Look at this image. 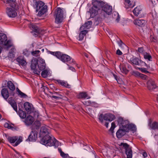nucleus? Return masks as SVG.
I'll list each match as a JSON object with an SVG mask.
<instances>
[{
  "label": "nucleus",
  "mask_w": 158,
  "mask_h": 158,
  "mask_svg": "<svg viewBox=\"0 0 158 158\" xmlns=\"http://www.w3.org/2000/svg\"><path fill=\"white\" fill-rule=\"evenodd\" d=\"M92 5L93 6L89 11L91 18H94L98 15L100 18H104L106 15H110L112 13V6L102 2L95 0L93 1Z\"/></svg>",
  "instance_id": "obj_1"
},
{
  "label": "nucleus",
  "mask_w": 158,
  "mask_h": 158,
  "mask_svg": "<svg viewBox=\"0 0 158 158\" xmlns=\"http://www.w3.org/2000/svg\"><path fill=\"white\" fill-rule=\"evenodd\" d=\"M34 125H35V127L32 129L28 139L27 140L29 141L34 142L36 140L37 138L38 132L40 126V123L39 121H36L35 122Z\"/></svg>",
  "instance_id": "obj_2"
},
{
  "label": "nucleus",
  "mask_w": 158,
  "mask_h": 158,
  "mask_svg": "<svg viewBox=\"0 0 158 158\" xmlns=\"http://www.w3.org/2000/svg\"><path fill=\"white\" fill-rule=\"evenodd\" d=\"M40 143L42 144L47 146H55L58 147L60 144L58 141H57L53 137H51L50 135L45 139L44 138L43 139H41Z\"/></svg>",
  "instance_id": "obj_3"
},
{
  "label": "nucleus",
  "mask_w": 158,
  "mask_h": 158,
  "mask_svg": "<svg viewBox=\"0 0 158 158\" xmlns=\"http://www.w3.org/2000/svg\"><path fill=\"white\" fill-rule=\"evenodd\" d=\"M118 125L120 127H132V131L133 133L136 131V126L133 124L130 123L128 120H124L123 118L119 117L118 118Z\"/></svg>",
  "instance_id": "obj_4"
},
{
  "label": "nucleus",
  "mask_w": 158,
  "mask_h": 158,
  "mask_svg": "<svg viewBox=\"0 0 158 158\" xmlns=\"http://www.w3.org/2000/svg\"><path fill=\"white\" fill-rule=\"evenodd\" d=\"M98 118L99 121L102 123L103 122V120L108 121L111 122L115 118V116L110 113H107L103 115L101 114L98 115Z\"/></svg>",
  "instance_id": "obj_5"
},
{
  "label": "nucleus",
  "mask_w": 158,
  "mask_h": 158,
  "mask_svg": "<svg viewBox=\"0 0 158 158\" xmlns=\"http://www.w3.org/2000/svg\"><path fill=\"white\" fill-rule=\"evenodd\" d=\"M64 11L62 9L60 8H57L56 10L54 16L55 17V22L57 23H61L63 18Z\"/></svg>",
  "instance_id": "obj_6"
},
{
  "label": "nucleus",
  "mask_w": 158,
  "mask_h": 158,
  "mask_svg": "<svg viewBox=\"0 0 158 158\" xmlns=\"http://www.w3.org/2000/svg\"><path fill=\"white\" fill-rule=\"evenodd\" d=\"M7 40L6 35L3 33H0V44L3 45L8 49L12 46V44L10 41Z\"/></svg>",
  "instance_id": "obj_7"
},
{
  "label": "nucleus",
  "mask_w": 158,
  "mask_h": 158,
  "mask_svg": "<svg viewBox=\"0 0 158 158\" xmlns=\"http://www.w3.org/2000/svg\"><path fill=\"white\" fill-rule=\"evenodd\" d=\"M19 9L18 6L7 7L6 12L7 15L10 18H15L17 16V11Z\"/></svg>",
  "instance_id": "obj_8"
},
{
  "label": "nucleus",
  "mask_w": 158,
  "mask_h": 158,
  "mask_svg": "<svg viewBox=\"0 0 158 158\" xmlns=\"http://www.w3.org/2000/svg\"><path fill=\"white\" fill-rule=\"evenodd\" d=\"M8 141L11 143L15 144L13 145L14 146H16L18 145L23 141L22 137L19 136H9L7 138Z\"/></svg>",
  "instance_id": "obj_9"
},
{
  "label": "nucleus",
  "mask_w": 158,
  "mask_h": 158,
  "mask_svg": "<svg viewBox=\"0 0 158 158\" xmlns=\"http://www.w3.org/2000/svg\"><path fill=\"white\" fill-rule=\"evenodd\" d=\"M132 127H120L119 129L117 131L116 133V135L118 138H121L124 135L125 132H128L130 130L132 131Z\"/></svg>",
  "instance_id": "obj_10"
},
{
  "label": "nucleus",
  "mask_w": 158,
  "mask_h": 158,
  "mask_svg": "<svg viewBox=\"0 0 158 158\" xmlns=\"http://www.w3.org/2000/svg\"><path fill=\"white\" fill-rule=\"evenodd\" d=\"M129 62L132 65H140L142 66H147V64L144 62L142 61L141 60L136 57H132L131 58Z\"/></svg>",
  "instance_id": "obj_11"
},
{
  "label": "nucleus",
  "mask_w": 158,
  "mask_h": 158,
  "mask_svg": "<svg viewBox=\"0 0 158 158\" xmlns=\"http://www.w3.org/2000/svg\"><path fill=\"white\" fill-rule=\"evenodd\" d=\"M39 135L40 137L41 138V139H43L44 138L45 139L48 137H49V136L50 135L48 128L45 127H41Z\"/></svg>",
  "instance_id": "obj_12"
},
{
  "label": "nucleus",
  "mask_w": 158,
  "mask_h": 158,
  "mask_svg": "<svg viewBox=\"0 0 158 158\" xmlns=\"http://www.w3.org/2000/svg\"><path fill=\"white\" fill-rule=\"evenodd\" d=\"M58 59L60 60H61L64 62L70 61V63L72 64H76V62L73 59H72L69 55L63 54L61 52L60 57L58 58Z\"/></svg>",
  "instance_id": "obj_13"
},
{
  "label": "nucleus",
  "mask_w": 158,
  "mask_h": 158,
  "mask_svg": "<svg viewBox=\"0 0 158 158\" xmlns=\"http://www.w3.org/2000/svg\"><path fill=\"white\" fill-rule=\"evenodd\" d=\"M98 146L101 148V149L102 150V152L104 153H108L109 152L110 149L109 147L107 145L104 144L101 142H99L98 143Z\"/></svg>",
  "instance_id": "obj_14"
},
{
  "label": "nucleus",
  "mask_w": 158,
  "mask_h": 158,
  "mask_svg": "<svg viewBox=\"0 0 158 158\" xmlns=\"http://www.w3.org/2000/svg\"><path fill=\"white\" fill-rule=\"evenodd\" d=\"M38 67L40 72L45 69L46 67V64L44 60L42 59L41 58H39L38 59Z\"/></svg>",
  "instance_id": "obj_15"
},
{
  "label": "nucleus",
  "mask_w": 158,
  "mask_h": 158,
  "mask_svg": "<svg viewBox=\"0 0 158 158\" xmlns=\"http://www.w3.org/2000/svg\"><path fill=\"white\" fill-rule=\"evenodd\" d=\"M55 82L59 85L64 86V87L67 88H70L71 87V85L64 81L60 80H55Z\"/></svg>",
  "instance_id": "obj_16"
},
{
  "label": "nucleus",
  "mask_w": 158,
  "mask_h": 158,
  "mask_svg": "<svg viewBox=\"0 0 158 158\" xmlns=\"http://www.w3.org/2000/svg\"><path fill=\"white\" fill-rule=\"evenodd\" d=\"M37 64H38V61H37L35 60H32L31 65V68L34 70V73H35L37 75H39L40 74V71L39 70H35Z\"/></svg>",
  "instance_id": "obj_17"
},
{
  "label": "nucleus",
  "mask_w": 158,
  "mask_h": 158,
  "mask_svg": "<svg viewBox=\"0 0 158 158\" xmlns=\"http://www.w3.org/2000/svg\"><path fill=\"white\" fill-rule=\"evenodd\" d=\"M34 121V118L33 117L31 116H28L24 119V122L26 125H31Z\"/></svg>",
  "instance_id": "obj_18"
},
{
  "label": "nucleus",
  "mask_w": 158,
  "mask_h": 158,
  "mask_svg": "<svg viewBox=\"0 0 158 158\" xmlns=\"http://www.w3.org/2000/svg\"><path fill=\"white\" fill-rule=\"evenodd\" d=\"M124 4L126 9L131 8L135 6V3L133 2H131L130 0H125Z\"/></svg>",
  "instance_id": "obj_19"
},
{
  "label": "nucleus",
  "mask_w": 158,
  "mask_h": 158,
  "mask_svg": "<svg viewBox=\"0 0 158 158\" xmlns=\"http://www.w3.org/2000/svg\"><path fill=\"white\" fill-rule=\"evenodd\" d=\"M44 92L45 94H46L48 97H50L56 99H58L59 97L57 96L53 95L54 94H59L56 92L53 91L52 92L50 91H48V93H47L45 92V89H44Z\"/></svg>",
  "instance_id": "obj_20"
},
{
  "label": "nucleus",
  "mask_w": 158,
  "mask_h": 158,
  "mask_svg": "<svg viewBox=\"0 0 158 158\" xmlns=\"http://www.w3.org/2000/svg\"><path fill=\"white\" fill-rule=\"evenodd\" d=\"M148 126L152 129L158 130V123L154 122L152 123L151 119H149L148 121Z\"/></svg>",
  "instance_id": "obj_21"
},
{
  "label": "nucleus",
  "mask_w": 158,
  "mask_h": 158,
  "mask_svg": "<svg viewBox=\"0 0 158 158\" xmlns=\"http://www.w3.org/2000/svg\"><path fill=\"white\" fill-rule=\"evenodd\" d=\"M92 24V22L91 21H89L86 22L83 26H81L80 28V30H82L84 29H89L90 28Z\"/></svg>",
  "instance_id": "obj_22"
},
{
  "label": "nucleus",
  "mask_w": 158,
  "mask_h": 158,
  "mask_svg": "<svg viewBox=\"0 0 158 158\" xmlns=\"http://www.w3.org/2000/svg\"><path fill=\"white\" fill-rule=\"evenodd\" d=\"M134 24L139 26H143L145 23V20L142 19H135L133 21Z\"/></svg>",
  "instance_id": "obj_23"
},
{
  "label": "nucleus",
  "mask_w": 158,
  "mask_h": 158,
  "mask_svg": "<svg viewBox=\"0 0 158 158\" xmlns=\"http://www.w3.org/2000/svg\"><path fill=\"white\" fill-rule=\"evenodd\" d=\"M35 5L36 7V11L37 12L39 11V10L45 6L44 3L41 1H36L35 2Z\"/></svg>",
  "instance_id": "obj_24"
},
{
  "label": "nucleus",
  "mask_w": 158,
  "mask_h": 158,
  "mask_svg": "<svg viewBox=\"0 0 158 158\" xmlns=\"http://www.w3.org/2000/svg\"><path fill=\"white\" fill-rule=\"evenodd\" d=\"M47 6L46 5L44 6L40 9L39 10L38 13V16H40L45 13L47 11Z\"/></svg>",
  "instance_id": "obj_25"
},
{
  "label": "nucleus",
  "mask_w": 158,
  "mask_h": 158,
  "mask_svg": "<svg viewBox=\"0 0 158 158\" xmlns=\"http://www.w3.org/2000/svg\"><path fill=\"white\" fill-rule=\"evenodd\" d=\"M77 98H86L90 99L91 97L88 96L86 92H81L77 96Z\"/></svg>",
  "instance_id": "obj_26"
},
{
  "label": "nucleus",
  "mask_w": 158,
  "mask_h": 158,
  "mask_svg": "<svg viewBox=\"0 0 158 158\" xmlns=\"http://www.w3.org/2000/svg\"><path fill=\"white\" fill-rule=\"evenodd\" d=\"M25 110L27 112H30L32 110V105L28 102H25L24 104Z\"/></svg>",
  "instance_id": "obj_27"
},
{
  "label": "nucleus",
  "mask_w": 158,
  "mask_h": 158,
  "mask_svg": "<svg viewBox=\"0 0 158 158\" xmlns=\"http://www.w3.org/2000/svg\"><path fill=\"white\" fill-rule=\"evenodd\" d=\"M30 28L33 30L35 32L39 34L40 30L38 27L35 24L31 23L29 26Z\"/></svg>",
  "instance_id": "obj_28"
},
{
  "label": "nucleus",
  "mask_w": 158,
  "mask_h": 158,
  "mask_svg": "<svg viewBox=\"0 0 158 158\" xmlns=\"http://www.w3.org/2000/svg\"><path fill=\"white\" fill-rule=\"evenodd\" d=\"M8 102L11 105V106L13 107L14 110L16 112H17V104L15 102L12 100L11 98H9L8 99Z\"/></svg>",
  "instance_id": "obj_29"
},
{
  "label": "nucleus",
  "mask_w": 158,
  "mask_h": 158,
  "mask_svg": "<svg viewBox=\"0 0 158 158\" xmlns=\"http://www.w3.org/2000/svg\"><path fill=\"white\" fill-rule=\"evenodd\" d=\"M17 61L19 63L20 65L22 66H24L26 64V61L24 59L23 57L19 56L17 59Z\"/></svg>",
  "instance_id": "obj_30"
},
{
  "label": "nucleus",
  "mask_w": 158,
  "mask_h": 158,
  "mask_svg": "<svg viewBox=\"0 0 158 158\" xmlns=\"http://www.w3.org/2000/svg\"><path fill=\"white\" fill-rule=\"evenodd\" d=\"M16 0H6V2L5 0L3 1L4 3L6 2V4H8L9 5V6L11 7H14L15 6H18L16 5Z\"/></svg>",
  "instance_id": "obj_31"
},
{
  "label": "nucleus",
  "mask_w": 158,
  "mask_h": 158,
  "mask_svg": "<svg viewBox=\"0 0 158 158\" xmlns=\"http://www.w3.org/2000/svg\"><path fill=\"white\" fill-rule=\"evenodd\" d=\"M50 71L49 69H45L43 70L41 73L42 77L44 78H46L48 76H50Z\"/></svg>",
  "instance_id": "obj_32"
},
{
  "label": "nucleus",
  "mask_w": 158,
  "mask_h": 158,
  "mask_svg": "<svg viewBox=\"0 0 158 158\" xmlns=\"http://www.w3.org/2000/svg\"><path fill=\"white\" fill-rule=\"evenodd\" d=\"M1 93L2 96L5 99L8 98L9 95L7 89H2Z\"/></svg>",
  "instance_id": "obj_33"
},
{
  "label": "nucleus",
  "mask_w": 158,
  "mask_h": 158,
  "mask_svg": "<svg viewBox=\"0 0 158 158\" xmlns=\"http://www.w3.org/2000/svg\"><path fill=\"white\" fill-rule=\"evenodd\" d=\"M112 17L116 22L118 23L120 20V16L118 13L116 12H114L112 13Z\"/></svg>",
  "instance_id": "obj_34"
},
{
  "label": "nucleus",
  "mask_w": 158,
  "mask_h": 158,
  "mask_svg": "<svg viewBox=\"0 0 158 158\" xmlns=\"http://www.w3.org/2000/svg\"><path fill=\"white\" fill-rule=\"evenodd\" d=\"M143 58L144 59L151 61L152 60V58L149 53L147 52H144L143 54Z\"/></svg>",
  "instance_id": "obj_35"
},
{
  "label": "nucleus",
  "mask_w": 158,
  "mask_h": 158,
  "mask_svg": "<svg viewBox=\"0 0 158 158\" xmlns=\"http://www.w3.org/2000/svg\"><path fill=\"white\" fill-rule=\"evenodd\" d=\"M48 53L55 56L58 58H60L61 54V52H53L50 51H48Z\"/></svg>",
  "instance_id": "obj_36"
},
{
  "label": "nucleus",
  "mask_w": 158,
  "mask_h": 158,
  "mask_svg": "<svg viewBox=\"0 0 158 158\" xmlns=\"http://www.w3.org/2000/svg\"><path fill=\"white\" fill-rule=\"evenodd\" d=\"M141 9L140 6H137L135 7L133 10V12L134 15L135 16H138L140 13Z\"/></svg>",
  "instance_id": "obj_37"
},
{
  "label": "nucleus",
  "mask_w": 158,
  "mask_h": 158,
  "mask_svg": "<svg viewBox=\"0 0 158 158\" xmlns=\"http://www.w3.org/2000/svg\"><path fill=\"white\" fill-rule=\"evenodd\" d=\"M18 113L19 117L21 118H24L26 117V114L25 112L20 109H19Z\"/></svg>",
  "instance_id": "obj_38"
},
{
  "label": "nucleus",
  "mask_w": 158,
  "mask_h": 158,
  "mask_svg": "<svg viewBox=\"0 0 158 158\" xmlns=\"http://www.w3.org/2000/svg\"><path fill=\"white\" fill-rule=\"evenodd\" d=\"M126 154L127 155V158H132V150L130 149L126 150L125 152Z\"/></svg>",
  "instance_id": "obj_39"
},
{
  "label": "nucleus",
  "mask_w": 158,
  "mask_h": 158,
  "mask_svg": "<svg viewBox=\"0 0 158 158\" xmlns=\"http://www.w3.org/2000/svg\"><path fill=\"white\" fill-rule=\"evenodd\" d=\"M58 151L60 152V156L63 158H67L69 156L68 154H66L60 148H58Z\"/></svg>",
  "instance_id": "obj_40"
},
{
  "label": "nucleus",
  "mask_w": 158,
  "mask_h": 158,
  "mask_svg": "<svg viewBox=\"0 0 158 158\" xmlns=\"http://www.w3.org/2000/svg\"><path fill=\"white\" fill-rule=\"evenodd\" d=\"M119 67L120 70L123 73L126 74L128 73V71L126 69L125 66L124 65H120Z\"/></svg>",
  "instance_id": "obj_41"
},
{
  "label": "nucleus",
  "mask_w": 158,
  "mask_h": 158,
  "mask_svg": "<svg viewBox=\"0 0 158 158\" xmlns=\"http://www.w3.org/2000/svg\"><path fill=\"white\" fill-rule=\"evenodd\" d=\"M7 87L9 89H15V87L14 84L10 81L7 82Z\"/></svg>",
  "instance_id": "obj_42"
},
{
  "label": "nucleus",
  "mask_w": 158,
  "mask_h": 158,
  "mask_svg": "<svg viewBox=\"0 0 158 158\" xmlns=\"http://www.w3.org/2000/svg\"><path fill=\"white\" fill-rule=\"evenodd\" d=\"M17 92L18 94L20 96V97L25 98L27 96L25 94L22 92L20 89H17Z\"/></svg>",
  "instance_id": "obj_43"
},
{
  "label": "nucleus",
  "mask_w": 158,
  "mask_h": 158,
  "mask_svg": "<svg viewBox=\"0 0 158 158\" xmlns=\"http://www.w3.org/2000/svg\"><path fill=\"white\" fill-rule=\"evenodd\" d=\"M87 32L88 31L86 30L82 31H81L80 33L79 34V37H80L81 36H82V39L81 40L80 39V40H83L84 36L86 35Z\"/></svg>",
  "instance_id": "obj_44"
},
{
  "label": "nucleus",
  "mask_w": 158,
  "mask_h": 158,
  "mask_svg": "<svg viewBox=\"0 0 158 158\" xmlns=\"http://www.w3.org/2000/svg\"><path fill=\"white\" fill-rule=\"evenodd\" d=\"M87 113L92 117H93L94 116L93 114L94 113L93 110H92L89 108H88L86 110Z\"/></svg>",
  "instance_id": "obj_45"
},
{
  "label": "nucleus",
  "mask_w": 158,
  "mask_h": 158,
  "mask_svg": "<svg viewBox=\"0 0 158 158\" xmlns=\"http://www.w3.org/2000/svg\"><path fill=\"white\" fill-rule=\"evenodd\" d=\"M115 124L114 122H113L111 123V127L110 129V131L113 134L114 132V130L115 127Z\"/></svg>",
  "instance_id": "obj_46"
},
{
  "label": "nucleus",
  "mask_w": 158,
  "mask_h": 158,
  "mask_svg": "<svg viewBox=\"0 0 158 158\" xmlns=\"http://www.w3.org/2000/svg\"><path fill=\"white\" fill-rule=\"evenodd\" d=\"M40 52V51L39 50H36L31 52V54L33 56H37L39 55Z\"/></svg>",
  "instance_id": "obj_47"
},
{
  "label": "nucleus",
  "mask_w": 158,
  "mask_h": 158,
  "mask_svg": "<svg viewBox=\"0 0 158 158\" xmlns=\"http://www.w3.org/2000/svg\"><path fill=\"white\" fill-rule=\"evenodd\" d=\"M4 126L5 127L9 129H12L13 127L11 126V125L10 124L7 123H4Z\"/></svg>",
  "instance_id": "obj_48"
},
{
  "label": "nucleus",
  "mask_w": 158,
  "mask_h": 158,
  "mask_svg": "<svg viewBox=\"0 0 158 158\" xmlns=\"http://www.w3.org/2000/svg\"><path fill=\"white\" fill-rule=\"evenodd\" d=\"M7 87V82L6 81H3L2 84V89H6V87Z\"/></svg>",
  "instance_id": "obj_49"
},
{
  "label": "nucleus",
  "mask_w": 158,
  "mask_h": 158,
  "mask_svg": "<svg viewBox=\"0 0 158 158\" xmlns=\"http://www.w3.org/2000/svg\"><path fill=\"white\" fill-rule=\"evenodd\" d=\"M92 102L90 101H84L83 102V104L87 106H91Z\"/></svg>",
  "instance_id": "obj_50"
},
{
  "label": "nucleus",
  "mask_w": 158,
  "mask_h": 158,
  "mask_svg": "<svg viewBox=\"0 0 158 158\" xmlns=\"http://www.w3.org/2000/svg\"><path fill=\"white\" fill-rule=\"evenodd\" d=\"M138 52L140 53L143 55L144 52H145L142 47L139 48L138 49Z\"/></svg>",
  "instance_id": "obj_51"
},
{
  "label": "nucleus",
  "mask_w": 158,
  "mask_h": 158,
  "mask_svg": "<svg viewBox=\"0 0 158 158\" xmlns=\"http://www.w3.org/2000/svg\"><path fill=\"white\" fill-rule=\"evenodd\" d=\"M150 40L151 42H156L157 41V38L151 35L150 37Z\"/></svg>",
  "instance_id": "obj_52"
},
{
  "label": "nucleus",
  "mask_w": 158,
  "mask_h": 158,
  "mask_svg": "<svg viewBox=\"0 0 158 158\" xmlns=\"http://www.w3.org/2000/svg\"><path fill=\"white\" fill-rule=\"evenodd\" d=\"M120 146H122L124 147V148L126 149L128 148V145L126 143H121L119 145Z\"/></svg>",
  "instance_id": "obj_53"
},
{
  "label": "nucleus",
  "mask_w": 158,
  "mask_h": 158,
  "mask_svg": "<svg viewBox=\"0 0 158 158\" xmlns=\"http://www.w3.org/2000/svg\"><path fill=\"white\" fill-rule=\"evenodd\" d=\"M141 73L138 71H135L133 72V75L136 77H139Z\"/></svg>",
  "instance_id": "obj_54"
},
{
  "label": "nucleus",
  "mask_w": 158,
  "mask_h": 158,
  "mask_svg": "<svg viewBox=\"0 0 158 158\" xmlns=\"http://www.w3.org/2000/svg\"><path fill=\"white\" fill-rule=\"evenodd\" d=\"M139 77L143 80H146L147 77L145 75L141 73Z\"/></svg>",
  "instance_id": "obj_55"
},
{
  "label": "nucleus",
  "mask_w": 158,
  "mask_h": 158,
  "mask_svg": "<svg viewBox=\"0 0 158 158\" xmlns=\"http://www.w3.org/2000/svg\"><path fill=\"white\" fill-rule=\"evenodd\" d=\"M139 70H141L142 72L146 73H148V71L146 70V69L145 68H139Z\"/></svg>",
  "instance_id": "obj_56"
},
{
  "label": "nucleus",
  "mask_w": 158,
  "mask_h": 158,
  "mask_svg": "<svg viewBox=\"0 0 158 158\" xmlns=\"http://www.w3.org/2000/svg\"><path fill=\"white\" fill-rule=\"evenodd\" d=\"M152 87H150L152 89H155L156 88V85H155V83L153 82H152Z\"/></svg>",
  "instance_id": "obj_57"
},
{
  "label": "nucleus",
  "mask_w": 158,
  "mask_h": 158,
  "mask_svg": "<svg viewBox=\"0 0 158 158\" xmlns=\"http://www.w3.org/2000/svg\"><path fill=\"white\" fill-rule=\"evenodd\" d=\"M14 54L13 52H10L8 56L10 58H12L14 57Z\"/></svg>",
  "instance_id": "obj_58"
},
{
  "label": "nucleus",
  "mask_w": 158,
  "mask_h": 158,
  "mask_svg": "<svg viewBox=\"0 0 158 158\" xmlns=\"http://www.w3.org/2000/svg\"><path fill=\"white\" fill-rule=\"evenodd\" d=\"M91 106L94 107H97L98 106V104L95 102H92Z\"/></svg>",
  "instance_id": "obj_59"
},
{
  "label": "nucleus",
  "mask_w": 158,
  "mask_h": 158,
  "mask_svg": "<svg viewBox=\"0 0 158 158\" xmlns=\"http://www.w3.org/2000/svg\"><path fill=\"white\" fill-rule=\"evenodd\" d=\"M116 54L118 55H122L123 53L119 49H118L116 51Z\"/></svg>",
  "instance_id": "obj_60"
},
{
  "label": "nucleus",
  "mask_w": 158,
  "mask_h": 158,
  "mask_svg": "<svg viewBox=\"0 0 158 158\" xmlns=\"http://www.w3.org/2000/svg\"><path fill=\"white\" fill-rule=\"evenodd\" d=\"M23 54L24 55L26 56H28L29 55L28 52L26 50L23 52Z\"/></svg>",
  "instance_id": "obj_61"
},
{
  "label": "nucleus",
  "mask_w": 158,
  "mask_h": 158,
  "mask_svg": "<svg viewBox=\"0 0 158 158\" xmlns=\"http://www.w3.org/2000/svg\"><path fill=\"white\" fill-rule=\"evenodd\" d=\"M143 156L144 157V158H146L147 157L148 155L147 153L146 152H144L143 153Z\"/></svg>",
  "instance_id": "obj_62"
},
{
  "label": "nucleus",
  "mask_w": 158,
  "mask_h": 158,
  "mask_svg": "<svg viewBox=\"0 0 158 158\" xmlns=\"http://www.w3.org/2000/svg\"><path fill=\"white\" fill-rule=\"evenodd\" d=\"M69 69H70L71 70L73 71H75V69L72 67H69Z\"/></svg>",
  "instance_id": "obj_63"
},
{
  "label": "nucleus",
  "mask_w": 158,
  "mask_h": 158,
  "mask_svg": "<svg viewBox=\"0 0 158 158\" xmlns=\"http://www.w3.org/2000/svg\"><path fill=\"white\" fill-rule=\"evenodd\" d=\"M109 123L106 122L105 124V126L107 127L108 128V127Z\"/></svg>",
  "instance_id": "obj_64"
}]
</instances>
